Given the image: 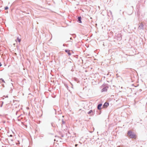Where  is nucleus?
I'll use <instances>...</instances> for the list:
<instances>
[{
	"instance_id": "obj_7",
	"label": "nucleus",
	"mask_w": 147,
	"mask_h": 147,
	"mask_svg": "<svg viewBox=\"0 0 147 147\" xmlns=\"http://www.w3.org/2000/svg\"><path fill=\"white\" fill-rule=\"evenodd\" d=\"M65 51L69 55H71V53L70 52V51L65 50Z\"/></svg>"
},
{
	"instance_id": "obj_12",
	"label": "nucleus",
	"mask_w": 147,
	"mask_h": 147,
	"mask_svg": "<svg viewBox=\"0 0 147 147\" xmlns=\"http://www.w3.org/2000/svg\"><path fill=\"white\" fill-rule=\"evenodd\" d=\"M78 146V144H76L75 145V146Z\"/></svg>"
},
{
	"instance_id": "obj_4",
	"label": "nucleus",
	"mask_w": 147,
	"mask_h": 147,
	"mask_svg": "<svg viewBox=\"0 0 147 147\" xmlns=\"http://www.w3.org/2000/svg\"><path fill=\"white\" fill-rule=\"evenodd\" d=\"M102 106V104H99L98 106V107H97L98 109L99 110H101V107Z\"/></svg>"
},
{
	"instance_id": "obj_9",
	"label": "nucleus",
	"mask_w": 147,
	"mask_h": 147,
	"mask_svg": "<svg viewBox=\"0 0 147 147\" xmlns=\"http://www.w3.org/2000/svg\"><path fill=\"white\" fill-rule=\"evenodd\" d=\"M17 40L19 42H20L21 41V39H20L19 38H18Z\"/></svg>"
},
{
	"instance_id": "obj_2",
	"label": "nucleus",
	"mask_w": 147,
	"mask_h": 147,
	"mask_svg": "<svg viewBox=\"0 0 147 147\" xmlns=\"http://www.w3.org/2000/svg\"><path fill=\"white\" fill-rule=\"evenodd\" d=\"M109 105V103L108 102H105L103 106L102 107L103 108H106Z\"/></svg>"
},
{
	"instance_id": "obj_5",
	"label": "nucleus",
	"mask_w": 147,
	"mask_h": 147,
	"mask_svg": "<svg viewBox=\"0 0 147 147\" xmlns=\"http://www.w3.org/2000/svg\"><path fill=\"white\" fill-rule=\"evenodd\" d=\"M144 25L142 23L140 24V25L139 26V28L140 29L142 28H143Z\"/></svg>"
},
{
	"instance_id": "obj_8",
	"label": "nucleus",
	"mask_w": 147,
	"mask_h": 147,
	"mask_svg": "<svg viewBox=\"0 0 147 147\" xmlns=\"http://www.w3.org/2000/svg\"><path fill=\"white\" fill-rule=\"evenodd\" d=\"M92 113H93V111L92 110H90L88 113V114H90Z\"/></svg>"
},
{
	"instance_id": "obj_10",
	"label": "nucleus",
	"mask_w": 147,
	"mask_h": 147,
	"mask_svg": "<svg viewBox=\"0 0 147 147\" xmlns=\"http://www.w3.org/2000/svg\"><path fill=\"white\" fill-rule=\"evenodd\" d=\"M7 9H8V7H5V10Z\"/></svg>"
},
{
	"instance_id": "obj_6",
	"label": "nucleus",
	"mask_w": 147,
	"mask_h": 147,
	"mask_svg": "<svg viewBox=\"0 0 147 147\" xmlns=\"http://www.w3.org/2000/svg\"><path fill=\"white\" fill-rule=\"evenodd\" d=\"M78 22L80 23H82V21H81V17H78Z\"/></svg>"
},
{
	"instance_id": "obj_13",
	"label": "nucleus",
	"mask_w": 147,
	"mask_h": 147,
	"mask_svg": "<svg viewBox=\"0 0 147 147\" xmlns=\"http://www.w3.org/2000/svg\"><path fill=\"white\" fill-rule=\"evenodd\" d=\"M3 102H2V104H1V107H2V105H3Z\"/></svg>"
},
{
	"instance_id": "obj_1",
	"label": "nucleus",
	"mask_w": 147,
	"mask_h": 147,
	"mask_svg": "<svg viewBox=\"0 0 147 147\" xmlns=\"http://www.w3.org/2000/svg\"><path fill=\"white\" fill-rule=\"evenodd\" d=\"M127 135L130 138L136 139L137 138L136 135L131 131H129L128 132Z\"/></svg>"
},
{
	"instance_id": "obj_3",
	"label": "nucleus",
	"mask_w": 147,
	"mask_h": 147,
	"mask_svg": "<svg viewBox=\"0 0 147 147\" xmlns=\"http://www.w3.org/2000/svg\"><path fill=\"white\" fill-rule=\"evenodd\" d=\"M107 87H105L102 90L101 92H106L107 91Z\"/></svg>"
},
{
	"instance_id": "obj_14",
	"label": "nucleus",
	"mask_w": 147,
	"mask_h": 147,
	"mask_svg": "<svg viewBox=\"0 0 147 147\" xmlns=\"http://www.w3.org/2000/svg\"><path fill=\"white\" fill-rule=\"evenodd\" d=\"M10 136H12V135H10Z\"/></svg>"
},
{
	"instance_id": "obj_11",
	"label": "nucleus",
	"mask_w": 147,
	"mask_h": 147,
	"mask_svg": "<svg viewBox=\"0 0 147 147\" xmlns=\"http://www.w3.org/2000/svg\"><path fill=\"white\" fill-rule=\"evenodd\" d=\"M2 65L1 63L0 62V67Z\"/></svg>"
}]
</instances>
